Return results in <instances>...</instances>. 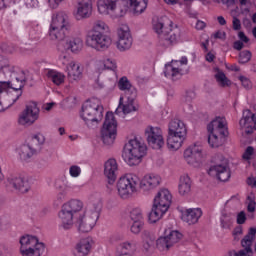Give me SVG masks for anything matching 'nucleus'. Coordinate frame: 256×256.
Wrapping results in <instances>:
<instances>
[{
	"label": "nucleus",
	"instance_id": "nucleus-1",
	"mask_svg": "<svg viewBox=\"0 0 256 256\" xmlns=\"http://www.w3.org/2000/svg\"><path fill=\"white\" fill-rule=\"evenodd\" d=\"M84 207L85 204L79 199H71L62 205L58 217L63 229H71L76 224L80 233H89L95 227L103 209V202H94L87 213Z\"/></svg>",
	"mask_w": 256,
	"mask_h": 256
},
{
	"label": "nucleus",
	"instance_id": "nucleus-2",
	"mask_svg": "<svg viewBox=\"0 0 256 256\" xmlns=\"http://www.w3.org/2000/svg\"><path fill=\"white\" fill-rule=\"evenodd\" d=\"M109 26L101 20L94 22L93 27L86 35V45L95 51H107L111 47Z\"/></svg>",
	"mask_w": 256,
	"mask_h": 256
},
{
	"label": "nucleus",
	"instance_id": "nucleus-3",
	"mask_svg": "<svg viewBox=\"0 0 256 256\" xmlns=\"http://www.w3.org/2000/svg\"><path fill=\"white\" fill-rule=\"evenodd\" d=\"M71 20L65 12H56L52 15V21L49 29L51 41H65L67 33L71 31Z\"/></svg>",
	"mask_w": 256,
	"mask_h": 256
},
{
	"label": "nucleus",
	"instance_id": "nucleus-4",
	"mask_svg": "<svg viewBox=\"0 0 256 256\" xmlns=\"http://www.w3.org/2000/svg\"><path fill=\"white\" fill-rule=\"evenodd\" d=\"M103 111L104 108L101 105V101L97 98H92L82 105L80 117L87 127H95V125H99L103 120Z\"/></svg>",
	"mask_w": 256,
	"mask_h": 256
},
{
	"label": "nucleus",
	"instance_id": "nucleus-5",
	"mask_svg": "<svg viewBox=\"0 0 256 256\" xmlns=\"http://www.w3.org/2000/svg\"><path fill=\"white\" fill-rule=\"evenodd\" d=\"M185 139H187V126L180 119H173L168 125L167 145L170 151L181 149Z\"/></svg>",
	"mask_w": 256,
	"mask_h": 256
},
{
	"label": "nucleus",
	"instance_id": "nucleus-6",
	"mask_svg": "<svg viewBox=\"0 0 256 256\" xmlns=\"http://www.w3.org/2000/svg\"><path fill=\"white\" fill-rule=\"evenodd\" d=\"M208 129V143L210 147H221L225 143V139L229 136L227 128V120L225 118L217 117L212 120L207 126Z\"/></svg>",
	"mask_w": 256,
	"mask_h": 256
},
{
	"label": "nucleus",
	"instance_id": "nucleus-7",
	"mask_svg": "<svg viewBox=\"0 0 256 256\" xmlns=\"http://www.w3.org/2000/svg\"><path fill=\"white\" fill-rule=\"evenodd\" d=\"M147 154V145L137 138L130 140L125 146L122 157L130 167L139 165L141 159Z\"/></svg>",
	"mask_w": 256,
	"mask_h": 256
},
{
	"label": "nucleus",
	"instance_id": "nucleus-8",
	"mask_svg": "<svg viewBox=\"0 0 256 256\" xmlns=\"http://www.w3.org/2000/svg\"><path fill=\"white\" fill-rule=\"evenodd\" d=\"M173 21L163 17L153 23V29L159 36V43L162 47H171L177 43V34L172 29Z\"/></svg>",
	"mask_w": 256,
	"mask_h": 256
},
{
	"label": "nucleus",
	"instance_id": "nucleus-9",
	"mask_svg": "<svg viewBox=\"0 0 256 256\" xmlns=\"http://www.w3.org/2000/svg\"><path fill=\"white\" fill-rule=\"evenodd\" d=\"M7 71H9V65L1 66L0 88L2 93L3 91H7V89H13L14 92L16 93L14 97H13V94H10L12 103L9 104L8 107H11V105H14V103H17V100L19 99V97L23 95V92L21 91V89L25 87V82L27 81V79L25 78V75L22 72L20 76H16L15 79H12L11 81L2 80L1 77H3V75H5Z\"/></svg>",
	"mask_w": 256,
	"mask_h": 256
},
{
	"label": "nucleus",
	"instance_id": "nucleus-10",
	"mask_svg": "<svg viewBox=\"0 0 256 256\" xmlns=\"http://www.w3.org/2000/svg\"><path fill=\"white\" fill-rule=\"evenodd\" d=\"M140 179L135 174H126L119 178L117 191L121 199H131L139 189Z\"/></svg>",
	"mask_w": 256,
	"mask_h": 256
},
{
	"label": "nucleus",
	"instance_id": "nucleus-11",
	"mask_svg": "<svg viewBox=\"0 0 256 256\" xmlns=\"http://www.w3.org/2000/svg\"><path fill=\"white\" fill-rule=\"evenodd\" d=\"M20 253L22 256H41L45 253V244L39 242L36 236H22L20 238Z\"/></svg>",
	"mask_w": 256,
	"mask_h": 256
},
{
	"label": "nucleus",
	"instance_id": "nucleus-12",
	"mask_svg": "<svg viewBox=\"0 0 256 256\" xmlns=\"http://www.w3.org/2000/svg\"><path fill=\"white\" fill-rule=\"evenodd\" d=\"M212 165L208 170V175L212 177H217L219 181H229L231 177V170H229V160L225 159L223 155H216L213 158Z\"/></svg>",
	"mask_w": 256,
	"mask_h": 256
},
{
	"label": "nucleus",
	"instance_id": "nucleus-13",
	"mask_svg": "<svg viewBox=\"0 0 256 256\" xmlns=\"http://www.w3.org/2000/svg\"><path fill=\"white\" fill-rule=\"evenodd\" d=\"M117 138V120L113 112H107L101 129V139L104 145H113Z\"/></svg>",
	"mask_w": 256,
	"mask_h": 256
},
{
	"label": "nucleus",
	"instance_id": "nucleus-14",
	"mask_svg": "<svg viewBox=\"0 0 256 256\" xmlns=\"http://www.w3.org/2000/svg\"><path fill=\"white\" fill-rule=\"evenodd\" d=\"M97 7L100 15H110L115 18L125 15L120 0H98Z\"/></svg>",
	"mask_w": 256,
	"mask_h": 256
},
{
	"label": "nucleus",
	"instance_id": "nucleus-15",
	"mask_svg": "<svg viewBox=\"0 0 256 256\" xmlns=\"http://www.w3.org/2000/svg\"><path fill=\"white\" fill-rule=\"evenodd\" d=\"M182 237L179 231L167 229L164 231V236L156 240V247L159 251H169L170 247L179 243Z\"/></svg>",
	"mask_w": 256,
	"mask_h": 256
},
{
	"label": "nucleus",
	"instance_id": "nucleus-16",
	"mask_svg": "<svg viewBox=\"0 0 256 256\" xmlns=\"http://www.w3.org/2000/svg\"><path fill=\"white\" fill-rule=\"evenodd\" d=\"M145 137L148 141V145L152 149H161L165 145V139H163V130L159 127L148 126L145 129Z\"/></svg>",
	"mask_w": 256,
	"mask_h": 256
},
{
	"label": "nucleus",
	"instance_id": "nucleus-17",
	"mask_svg": "<svg viewBox=\"0 0 256 256\" xmlns=\"http://www.w3.org/2000/svg\"><path fill=\"white\" fill-rule=\"evenodd\" d=\"M37 119H39V107H37V103L33 102L26 105L19 115L18 123L19 125H33Z\"/></svg>",
	"mask_w": 256,
	"mask_h": 256
},
{
	"label": "nucleus",
	"instance_id": "nucleus-18",
	"mask_svg": "<svg viewBox=\"0 0 256 256\" xmlns=\"http://www.w3.org/2000/svg\"><path fill=\"white\" fill-rule=\"evenodd\" d=\"M133 45V37L131 36V31L129 26L122 24L118 28V41L117 49L119 51H129Z\"/></svg>",
	"mask_w": 256,
	"mask_h": 256
},
{
	"label": "nucleus",
	"instance_id": "nucleus-19",
	"mask_svg": "<svg viewBox=\"0 0 256 256\" xmlns=\"http://www.w3.org/2000/svg\"><path fill=\"white\" fill-rule=\"evenodd\" d=\"M126 101L123 102V97H120L118 108L116 109V113H123L124 115H129V113H133L138 111L139 106L135 104V99H137V90H131V95L126 96Z\"/></svg>",
	"mask_w": 256,
	"mask_h": 256
},
{
	"label": "nucleus",
	"instance_id": "nucleus-20",
	"mask_svg": "<svg viewBox=\"0 0 256 256\" xmlns=\"http://www.w3.org/2000/svg\"><path fill=\"white\" fill-rule=\"evenodd\" d=\"M6 185L8 189H14L19 191V193H27L30 189L29 181H27L23 176L13 174L7 177Z\"/></svg>",
	"mask_w": 256,
	"mask_h": 256
},
{
	"label": "nucleus",
	"instance_id": "nucleus-21",
	"mask_svg": "<svg viewBox=\"0 0 256 256\" xmlns=\"http://www.w3.org/2000/svg\"><path fill=\"white\" fill-rule=\"evenodd\" d=\"M161 181V176L157 174H147L140 180L139 188L144 193H151V191H155V189L161 185Z\"/></svg>",
	"mask_w": 256,
	"mask_h": 256
},
{
	"label": "nucleus",
	"instance_id": "nucleus-22",
	"mask_svg": "<svg viewBox=\"0 0 256 256\" xmlns=\"http://www.w3.org/2000/svg\"><path fill=\"white\" fill-rule=\"evenodd\" d=\"M178 62L180 63V65H187V57H182L180 61L172 60L171 63L166 64L164 69L165 77H167L168 79H172L173 81L181 77V71L183 70L179 68Z\"/></svg>",
	"mask_w": 256,
	"mask_h": 256
},
{
	"label": "nucleus",
	"instance_id": "nucleus-23",
	"mask_svg": "<svg viewBox=\"0 0 256 256\" xmlns=\"http://www.w3.org/2000/svg\"><path fill=\"white\" fill-rule=\"evenodd\" d=\"M202 157L203 153L200 147L192 146L184 151V159L186 163L192 165V167H199Z\"/></svg>",
	"mask_w": 256,
	"mask_h": 256
},
{
	"label": "nucleus",
	"instance_id": "nucleus-24",
	"mask_svg": "<svg viewBox=\"0 0 256 256\" xmlns=\"http://www.w3.org/2000/svg\"><path fill=\"white\" fill-rule=\"evenodd\" d=\"M171 199V192L167 189H161L154 198L153 205L167 212L169 207H171Z\"/></svg>",
	"mask_w": 256,
	"mask_h": 256
},
{
	"label": "nucleus",
	"instance_id": "nucleus-25",
	"mask_svg": "<svg viewBox=\"0 0 256 256\" xmlns=\"http://www.w3.org/2000/svg\"><path fill=\"white\" fill-rule=\"evenodd\" d=\"M119 166L117 160L110 158L104 164V175L108 179V185H113L117 180V171Z\"/></svg>",
	"mask_w": 256,
	"mask_h": 256
},
{
	"label": "nucleus",
	"instance_id": "nucleus-26",
	"mask_svg": "<svg viewBox=\"0 0 256 256\" xmlns=\"http://www.w3.org/2000/svg\"><path fill=\"white\" fill-rule=\"evenodd\" d=\"M93 13V2L91 0H79L77 7V19H89Z\"/></svg>",
	"mask_w": 256,
	"mask_h": 256
},
{
	"label": "nucleus",
	"instance_id": "nucleus-27",
	"mask_svg": "<svg viewBox=\"0 0 256 256\" xmlns=\"http://www.w3.org/2000/svg\"><path fill=\"white\" fill-rule=\"evenodd\" d=\"M93 247V240L91 238H84L80 240L74 249V256H87L91 253Z\"/></svg>",
	"mask_w": 256,
	"mask_h": 256
},
{
	"label": "nucleus",
	"instance_id": "nucleus-28",
	"mask_svg": "<svg viewBox=\"0 0 256 256\" xmlns=\"http://www.w3.org/2000/svg\"><path fill=\"white\" fill-rule=\"evenodd\" d=\"M202 215L203 211L201 208H190L183 213L182 219L188 223V225H195V223H198L199 219H201Z\"/></svg>",
	"mask_w": 256,
	"mask_h": 256
},
{
	"label": "nucleus",
	"instance_id": "nucleus-29",
	"mask_svg": "<svg viewBox=\"0 0 256 256\" xmlns=\"http://www.w3.org/2000/svg\"><path fill=\"white\" fill-rule=\"evenodd\" d=\"M67 72H68V81L70 83H74V81H79L81 77L83 76V71L81 70V66L79 64H76L75 62H71L67 66Z\"/></svg>",
	"mask_w": 256,
	"mask_h": 256
},
{
	"label": "nucleus",
	"instance_id": "nucleus-30",
	"mask_svg": "<svg viewBox=\"0 0 256 256\" xmlns=\"http://www.w3.org/2000/svg\"><path fill=\"white\" fill-rule=\"evenodd\" d=\"M253 241H255V238L248 232L247 236H245L241 240V245L243 247V250H240L236 252L233 256H247L249 253H251V245H253Z\"/></svg>",
	"mask_w": 256,
	"mask_h": 256
},
{
	"label": "nucleus",
	"instance_id": "nucleus-31",
	"mask_svg": "<svg viewBox=\"0 0 256 256\" xmlns=\"http://www.w3.org/2000/svg\"><path fill=\"white\" fill-rule=\"evenodd\" d=\"M66 49L72 53H79L83 49V39L79 36L69 38L66 41Z\"/></svg>",
	"mask_w": 256,
	"mask_h": 256
},
{
	"label": "nucleus",
	"instance_id": "nucleus-32",
	"mask_svg": "<svg viewBox=\"0 0 256 256\" xmlns=\"http://www.w3.org/2000/svg\"><path fill=\"white\" fill-rule=\"evenodd\" d=\"M19 156L22 161H28L31 159L33 155L37 153V150L33 147V145L29 142L28 144H24L19 148Z\"/></svg>",
	"mask_w": 256,
	"mask_h": 256
},
{
	"label": "nucleus",
	"instance_id": "nucleus-33",
	"mask_svg": "<svg viewBox=\"0 0 256 256\" xmlns=\"http://www.w3.org/2000/svg\"><path fill=\"white\" fill-rule=\"evenodd\" d=\"M178 191L180 195H189L191 193V178L189 176H182L180 178Z\"/></svg>",
	"mask_w": 256,
	"mask_h": 256
},
{
	"label": "nucleus",
	"instance_id": "nucleus-34",
	"mask_svg": "<svg viewBox=\"0 0 256 256\" xmlns=\"http://www.w3.org/2000/svg\"><path fill=\"white\" fill-rule=\"evenodd\" d=\"M47 77L54 85H63L65 83V75L55 70H48Z\"/></svg>",
	"mask_w": 256,
	"mask_h": 256
},
{
	"label": "nucleus",
	"instance_id": "nucleus-35",
	"mask_svg": "<svg viewBox=\"0 0 256 256\" xmlns=\"http://www.w3.org/2000/svg\"><path fill=\"white\" fill-rule=\"evenodd\" d=\"M118 87L120 91H124L125 97L131 96V91H137L135 87L131 85V82H129V79L127 77H122L118 82Z\"/></svg>",
	"mask_w": 256,
	"mask_h": 256
},
{
	"label": "nucleus",
	"instance_id": "nucleus-36",
	"mask_svg": "<svg viewBox=\"0 0 256 256\" xmlns=\"http://www.w3.org/2000/svg\"><path fill=\"white\" fill-rule=\"evenodd\" d=\"M130 6L134 9L136 15H141L147 9V3L149 0H128Z\"/></svg>",
	"mask_w": 256,
	"mask_h": 256
},
{
	"label": "nucleus",
	"instance_id": "nucleus-37",
	"mask_svg": "<svg viewBox=\"0 0 256 256\" xmlns=\"http://www.w3.org/2000/svg\"><path fill=\"white\" fill-rule=\"evenodd\" d=\"M166 213L167 211L153 205L152 210L148 215V219L151 223H157V221H159V219H161V217H163V215Z\"/></svg>",
	"mask_w": 256,
	"mask_h": 256
},
{
	"label": "nucleus",
	"instance_id": "nucleus-38",
	"mask_svg": "<svg viewBox=\"0 0 256 256\" xmlns=\"http://www.w3.org/2000/svg\"><path fill=\"white\" fill-rule=\"evenodd\" d=\"M120 249L122 255H131V253H134L135 249H137V243H135V241L124 242L120 245Z\"/></svg>",
	"mask_w": 256,
	"mask_h": 256
},
{
	"label": "nucleus",
	"instance_id": "nucleus-39",
	"mask_svg": "<svg viewBox=\"0 0 256 256\" xmlns=\"http://www.w3.org/2000/svg\"><path fill=\"white\" fill-rule=\"evenodd\" d=\"M235 215L233 214H222V217L220 218L221 221V227L222 229H231V225H233V219Z\"/></svg>",
	"mask_w": 256,
	"mask_h": 256
},
{
	"label": "nucleus",
	"instance_id": "nucleus-40",
	"mask_svg": "<svg viewBox=\"0 0 256 256\" xmlns=\"http://www.w3.org/2000/svg\"><path fill=\"white\" fill-rule=\"evenodd\" d=\"M142 237L144 239L143 248L146 251H149V249H151V245L155 243V236L151 235V233L146 230L143 232Z\"/></svg>",
	"mask_w": 256,
	"mask_h": 256
},
{
	"label": "nucleus",
	"instance_id": "nucleus-41",
	"mask_svg": "<svg viewBox=\"0 0 256 256\" xmlns=\"http://www.w3.org/2000/svg\"><path fill=\"white\" fill-rule=\"evenodd\" d=\"M215 79L217 83L220 85V87H229L231 85V80L227 78L225 73L218 71L215 74Z\"/></svg>",
	"mask_w": 256,
	"mask_h": 256
},
{
	"label": "nucleus",
	"instance_id": "nucleus-42",
	"mask_svg": "<svg viewBox=\"0 0 256 256\" xmlns=\"http://www.w3.org/2000/svg\"><path fill=\"white\" fill-rule=\"evenodd\" d=\"M29 143L37 151V149H39V146L43 145V143H45V136H43L42 134H36V135L32 136Z\"/></svg>",
	"mask_w": 256,
	"mask_h": 256
},
{
	"label": "nucleus",
	"instance_id": "nucleus-43",
	"mask_svg": "<svg viewBox=\"0 0 256 256\" xmlns=\"http://www.w3.org/2000/svg\"><path fill=\"white\" fill-rule=\"evenodd\" d=\"M57 189L60 193H63L64 195H69V193H73V191H75V189H77V187L72 186L69 183H64L61 185L57 186Z\"/></svg>",
	"mask_w": 256,
	"mask_h": 256
},
{
	"label": "nucleus",
	"instance_id": "nucleus-44",
	"mask_svg": "<svg viewBox=\"0 0 256 256\" xmlns=\"http://www.w3.org/2000/svg\"><path fill=\"white\" fill-rule=\"evenodd\" d=\"M249 123H251V110H245L243 112V117L239 121L240 128L244 129Z\"/></svg>",
	"mask_w": 256,
	"mask_h": 256
},
{
	"label": "nucleus",
	"instance_id": "nucleus-45",
	"mask_svg": "<svg viewBox=\"0 0 256 256\" xmlns=\"http://www.w3.org/2000/svg\"><path fill=\"white\" fill-rule=\"evenodd\" d=\"M251 57H253V54L251 53V51L244 50L239 54L238 63H241L242 65H244V63H249V61H251Z\"/></svg>",
	"mask_w": 256,
	"mask_h": 256
},
{
	"label": "nucleus",
	"instance_id": "nucleus-46",
	"mask_svg": "<svg viewBox=\"0 0 256 256\" xmlns=\"http://www.w3.org/2000/svg\"><path fill=\"white\" fill-rule=\"evenodd\" d=\"M130 219L131 221H143V213L141 212V209L134 208L130 211Z\"/></svg>",
	"mask_w": 256,
	"mask_h": 256
},
{
	"label": "nucleus",
	"instance_id": "nucleus-47",
	"mask_svg": "<svg viewBox=\"0 0 256 256\" xmlns=\"http://www.w3.org/2000/svg\"><path fill=\"white\" fill-rule=\"evenodd\" d=\"M143 225V220L133 222L130 228L131 233H134V235H139V233H141L143 230Z\"/></svg>",
	"mask_w": 256,
	"mask_h": 256
},
{
	"label": "nucleus",
	"instance_id": "nucleus-48",
	"mask_svg": "<svg viewBox=\"0 0 256 256\" xmlns=\"http://www.w3.org/2000/svg\"><path fill=\"white\" fill-rule=\"evenodd\" d=\"M103 65L105 69H109L110 71H115V69H117V63L112 59L104 60Z\"/></svg>",
	"mask_w": 256,
	"mask_h": 256
},
{
	"label": "nucleus",
	"instance_id": "nucleus-49",
	"mask_svg": "<svg viewBox=\"0 0 256 256\" xmlns=\"http://www.w3.org/2000/svg\"><path fill=\"white\" fill-rule=\"evenodd\" d=\"M69 173L74 178L79 177V175H81V167L78 165H72L69 168Z\"/></svg>",
	"mask_w": 256,
	"mask_h": 256
},
{
	"label": "nucleus",
	"instance_id": "nucleus-50",
	"mask_svg": "<svg viewBox=\"0 0 256 256\" xmlns=\"http://www.w3.org/2000/svg\"><path fill=\"white\" fill-rule=\"evenodd\" d=\"M239 79L244 86V89H251V87H253V84L251 83V80H249V78L245 76H240Z\"/></svg>",
	"mask_w": 256,
	"mask_h": 256
},
{
	"label": "nucleus",
	"instance_id": "nucleus-51",
	"mask_svg": "<svg viewBox=\"0 0 256 256\" xmlns=\"http://www.w3.org/2000/svg\"><path fill=\"white\" fill-rule=\"evenodd\" d=\"M255 149L253 148V146H248L243 154V159H245L246 161H249V159H251V156L253 155Z\"/></svg>",
	"mask_w": 256,
	"mask_h": 256
},
{
	"label": "nucleus",
	"instance_id": "nucleus-52",
	"mask_svg": "<svg viewBox=\"0 0 256 256\" xmlns=\"http://www.w3.org/2000/svg\"><path fill=\"white\" fill-rule=\"evenodd\" d=\"M65 199H67L66 194H64V193L58 191V194L56 195V198H55V200H54V203H55L56 205H61V203H63V201H65Z\"/></svg>",
	"mask_w": 256,
	"mask_h": 256
},
{
	"label": "nucleus",
	"instance_id": "nucleus-53",
	"mask_svg": "<svg viewBox=\"0 0 256 256\" xmlns=\"http://www.w3.org/2000/svg\"><path fill=\"white\" fill-rule=\"evenodd\" d=\"M232 27L234 31H240L241 30V20L239 18L234 17L232 20Z\"/></svg>",
	"mask_w": 256,
	"mask_h": 256
},
{
	"label": "nucleus",
	"instance_id": "nucleus-54",
	"mask_svg": "<svg viewBox=\"0 0 256 256\" xmlns=\"http://www.w3.org/2000/svg\"><path fill=\"white\" fill-rule=\"evenodd\" d=\"M245 221H247V216L245 215V212H240L237 215V223L238 225H243V223H245Z\"/></svg>",
	"mask_w": 256,
	"mask_h": 256
},
{
	"label": "nucleus",
	"instance_id": "nucleus-55",
	"mask_svg": "<svg viewBox=\"0 0 256 256\" xmlns=\"http://www.w3.org/2000/svg\"><path fill=\"white\" fill-rule=\"evenodd\" d=\"M249 199V203H248V211L249 213H255V207H256V203L255 200L251 199V196H248Z\"/></svg>",
	"mask_w": 256,
	"mask_h": 256
},
{
	"label": "nucleus",
	"instance_id": "nucleus-56",
	"mask_svg": "<svg viewBox=\"0 0 256 256\" xmlns=\"http://www.w3.org/2000/svg\"><path fill=\"white\" fill-rule=\"evenodd\" d=\"M13 3V0H0V11L1 9H7Z\"/></svg>",
	"mask_w": 256,
	"mask_h": 256
},
{
	"label": "nucleus",
	"instance_id": "nucleus-57",
	"mask_svg": "<svg viewBox=\"0 0 256 256\" xmlns=\"http://www.w3.org/2000/svg\"><path fill=\"white\" fill-rule=\"evenodd\" d=\"M26 5L29 9H35V8L39 7V1H37V0H28L26 2Z\"/></svg>",
	"mask_w": 256,
	"mask_h": 256
},
{
	"label": "nucleus",
	"instance_id": "nucleus-58",
	"mask_svg": "<svg viewBox=\"0 0 256 256\" xmlns=\"http://www.w3.org/2000/svg\"><path fill=\"white\" fill-rule=\"evenodd\" d=\"M238 37L242 43H249L250 39L245 35V32H239Z\"/></svg>",
	"mask_w": 256,
	"mask_h": 256
},
{
	"label": "nucleus",
	"instance_id": "nucleus-59",
	"mask_svg": "<svg viewBox=\"0 0 256 256\" xmlns=\"http://www.w3.org/2000/svg\"><path fill=\"white\" fill-rule=\"evenodd\" d=\"M207 27V24L204 21L198 20L196 22V29L197 31H203Z\"/></svg>",
	"mask_w": 256,
	"mask_h": 256
},
{
	"label": "nucleus",
	"instance_id": "nucleus-60",
	"mask_svg": "<svg viewBox=\"0 0 256 256\" xmlns=\"http://www.w3.org/2000/svg\"><path fill=\"white\" fill-rule=\"evenodd\" d=\"M63 0H48L49 6L52 9H57L59 7V3H61Z\"/></svg>",
	"mask_w": 256,
	"mask_h": 256
},
{
	"label": "nucleus",
	"instance_id": "nucleus-61",
	"mask_svg": "<svg viewBox=\"0 0 256 256\" xmlns=\"http://www.w3.org/2000/svg\"><path fill=\"white\" fill-rule=\"evenodd\" d=\"M233 47L236 49V51H241V49L244 47V44L242 41H235Z\"/></svg>",
	"mask_w": 256,
	"mask_h": 256
},
{
	"label": "nucleus",
	"instance_id": "nucleus-62",
	"mask_svg": "<svg viewBox=\"0 0 256 256\" xmlns=\"http://www.w3.org/2000/svg\"><path fill=\"white\" fill-rule=\"evenodd\" d=\"M233 235H234V237L243 235V227H241V226L236 227L233 231Z\"/></svg>",
	"mask_w": 256,
	"mask_h": 256
},
{
	"label": "nucleus",
	"instance_id": "nucleus-63",
	"mask_svg": "<svg viewBox=\"0 0 256 256\" xmlns=\"http://www.w3.org/2000/svg\"><path fill=\"white\" fill-rule=\"evenodd\" d=\"M226 35L225 32L218 31L214 34V39H225Z\"/></svg>",
	"mask_w": 256,
	"mask_h": 256
},
{
	"label": "nucleus",
	"instance_id": "nucleus-64",
	"mask_svg": "<svg viewBox=\"0 0 256 256\" xmlns=\"http://www.w3.org/2000/svg\"><path fill=\"white\" fill-rule=\"evenodd\" d=\"M247 184L256 187V178H248Z\"/></svg>",
	"mask_w": 256,
	"mask_h": 256
}]
</instances>
